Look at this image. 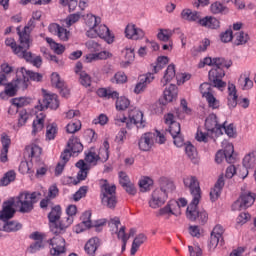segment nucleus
Listing matches in <instances>:
<instances>
[{
  "instance_id": "f257e3e1",
  "label": "nucleus",
  "mask_w": 256,
  "mask_h": 256,
  "mask_svg": "<svg viewBox=\"0 0 256 256\" xmlns=\"http://www.w3.org/2000/svg\"><path fill=\"white\" fill-rule=\"evenodd\" d=\"M183 183L184 187L189 189L192 195V201L186 210L187 219L190 221H197L201 223V225H205L209 219V215L205 210H199V208H197V205H199V202L201 201V186H199V179H197V176L190 175L183 179Z\"/></svg>"
},
{
  "instance_id": "f03ea898",
  "label": "nucleus",
  "mask_w": 256,
  "mask_h": 256,
  "mask_svg": "<svg viewBox=\"0 0 256 256\" xmlns=\"http://www.w3.org/2000/svg\"><path fill=\"white\" fill-rule=\"evenodd\" d=\"M109 160V142L104 141L103 147L99 150L95 148H90L84 160H79L76 163V167L79 170L77 174L78 181H85L87 179V175H89V171H91V167H95L97 163H105Z\"/></svg>"
},
{
  "instance_id": "7ed1b4c3",
  "label": "nucleus",
  "mask_w": 256,
  "mask_h": 256,
  "mask_svg": "<svg viewBox=\"0 0 256 256\" xmlns=\"http://www.w3.org/2000/svg\"><path fill=\"white\" fill-rule=\"evenodd\" d=\"M84 21L88 28L86 35L90 37V39L100 37V39H105L109 44L113 43L115 37L111 34V31H109L107 25L101 24V17L87 14Z\"/></svg>"
},
{
  "instance_id": "20e7f679",
  "label": "nucleus",
  "mask_w": 256,
  "mask_h": 256,
  "mask_svg": "<svg viewBox=\"0 0 256 256\" xmlns=\"http://www.w3.org/2000/svg\"><path fill=\"white\" fill-rule=\"evenodd\" d=\"M115 125H119L123 127L124 125L127 129H133V125L137 127V129H143L147 122L143 119V112L139 109L134 108L128 112V118L123 115V113H118L114 117Z\"/></svg>"
},
{
  "instance_id": "39448f33",
  "label": "nucleus",
  "mask_w": 256,
  "mask_h": 256,
  "mask_svg": "<svg viewBox=\"0 0 256 256\" xmlns=\"http://www.w3.org/2000/svg\"><path fill=\"white\" fill-rule=\"evenodd\" d=\"M5 45L7 47H11L13 53L17 55V57H20V59H25L28 63H31L34 67H41L43 65V59H41V56H37L29 51V47H25V44H22L20 41V45L17 46V43L15 42V39L13 38H6Z\"/></svg>"
},
{
  "instance_id": "423d86ee",
  "label": "nucleus",
  "mask_w": 256,
  "mask_h": 256,
  "mask_svg": "<svg viewBox=\"0 0 256 256\" xmlns=\"http://www.w3.org/2000/svg\"><path fill=\"white\" fill-rule=\"evenodd\" d=\"M37 192H22L16 198H12L14 206L18 207L20 213H31L37 203Z\"/></svg>"
},
{
  "instance_id": "0eeeda50",
  "label": "nucleus",
  "mask_w": 256,
  "mask_h": 256,
  "mask_svg": "<svg viewBox=\"0 0 256 256\" xmlns=\"http://www.w3.org/2000/svg\"><path fill=\"white\" fill-rule=\"evenodd\" d=\"M117 187L109 184L107 180H101L102 203L109 209H115L117 205Z\"/></svg>"
},
{
  "instance_id": "6e6552de",
  "label": "nucleus",
  "mask_w": 256,
  "mask_h": 256,
  "mask_svg": "<svg viewBox=\"0 0 256 256\" xmlns=\"http://www.w3.org/2000/svg\"><path fill=\"white\" fill-rule=\"evenodd\" d=\"M165 141H167V139L163 133L159 131H156L155 133L147 132L141 136L138 145L141 151H150L155 143L163 145Z\"/></svg>"
},
{
  "instance_id": "1a4fd4ad",
  "label": "nucleus",
  "mask_w": 256,
  "mask_h": 256,
  "mask_svg": "<svg viewBox=\"0 0 256 256\" xmlns=\"http://www.w3.org/2000/svg\"><path fill=\"white\" fill-rule=\"evenodd\" d=\"M16 77H19L21 79L20 83L22 85V90L25 91L27 87H29V81H42L43 75L39 74L37 72H33L31 70H27L24 67L19 68L16 71Z\"/></svg>"
},
{
  "instance_id": "9d476101",
  "label": "nucleus",
  "mask_w": 256,
  "mask_h": 256,
  "mask_svg": "<svg viewBox=\"0 0 256 256\" xmlns=\"http://www.w3.org/2000/svg\"><path fill=\"white\" fill-rule=\"evenodd\" d=\"M255 203V194L251 192H244L240 195L239 199H237L233 205V211H243V209H248Z\"/></svg>"
},
{
  "instance_id": "9b49d317",
  "label": "nucleus",
  "mask_w": 256,
  "mask_h": 256,
  "mask_svg": "<svg viewBox=\"0 0 256 256\" xmlns=\"http://www.w3.org/2000/svg\"><path fill=\"white\" fill-rule=\"evenodd\" d=\"M209 81L212 83L213 87L223 91L227 87V83L223 82V77H225V70L221 68H212L208 74Z\"/></svg>"
},
{
  "instance_id": "f8f14e48",
  "label": "nucleus",
  "mask_w": 256,
  "mask_h": 256,
  "mask_svg": "<svg viewBox=\"0 0 256 256\" xmlns=\"http://www.w3.org/2000/svg\"><path fill=\"white\" fill-rule=\"evenodd\" d=\"M37 111H45V109H59V98L56 94H45L42 101H38L35 106Z\"/></svg>"
},
{
  "instance_id": "ddd939ff",
  "label": "nucleus",
  "mask_w": 256,
  "mask_h": 256,
  "mask_svg": "<svg viewBox=\"0 0 256 256\" xmlns=\"http://www.w3.org/2000/svg\"><path fill=\"white\" fill-rule=\"evenodd\" d=\"M65 253V238L56 235L50 239V254L52 256H61Z\"/></svg>"
},
{
  "instance_id": "4468645a",
  "label": "nucleus",
  "mask_w": 256,
  "mask_h": 256,
  "mask_svg": "<svg viewBox=\"0 0 256 256\" xmlns=\"http://www.w3.org/2000/svg\"><path fill=\"white\" fill-rule=\"evenodd\" d=\"M233 153H235L233 144H226L224 151L220 150L216 153V163H222L224 158L226 159L227 163H235V156H233Z\"/></svg>"
},
{
  "instance_id": "2eb2a0df",
  "label": "nucleus",
  "mask_w": 256,
  "mask_h": 256,
  "mask_svg": "<svg viewBox=\"0 0 256 256\" xmlns=\"http://www.w3.org/2000/svg\"><path fill=\"white\" fill-rule=\"evenodd\" d=\"M33 29H35V20L31 18L22 32L18 30L20 42L22 45H25L26 48L31 47L30 33L33 31Z\"/></svg>"
},
{
  "instance_id": "dca6fc26",
  "label": "nucleus",
  "mask_w": 256,
  "mask_h": 256,
  "mask_svg": "<svg viewBox=\"0 0 256 256\" xmlns=\"http://www.w3.org/2000/svg\"><path fill=\"white\" fill-rule=\"evenodd\" d=\"M165 201H167L165 193L161 190L155 189L150 196L148 205L151 209H159V207H163V205H165Z\"/></svg>"
},
{
  "instance_id": "f3484780",
  "label": "nucleus",
  "mask_w": 256,
  "mask_h": 256,
  "mask_svg": "<svg viewBox=\"0 0 256 256\" xmlns=\"http://www.w3.org/2000/svg\"><path fill=\"white\" fill-rule=\"evenodd\" d=\"M48 31L52 35H56L60 41H69L71 37V32L57 23H51L48 26Z\"/></svg>"
},
{
  "instance_id": "a211bd4d",
  "label": "nucleus",
  "mask_w": 256,
  "mask_h": 256,
  "mask_svg": "<svg viewBox=\"0 0 256 256\" xmlns=\"http://www.w3.org/2000/svg\"><path fill=\"white\" fill-rule=\"evenodd\" d=\"M119 225H121V220H119L118 217L110 219L109 227H111L112 231L116 233L117 238L121 239L122 243L129 241V236L125 233V226H121L119 229Z\"/></svg>"
},
{
  "instance_id": "6ab92c4d",
  "label": "nucleus",
  "mask_w": 256,
  "mask_h": 256,
  "mask_svg": "<svg viewBox=\"0 0 256 256\" xmlns=\"http://www.w3.org/2000/svg\"><path fill=\"white\" fill-rule=\"evenodd\" d=\"M15 200L10 199L3 203L2 211H0L1 221H9L15 215Z\"/></svg>"
},
{
  "instance_id": "aec40b11",
  "label": "nucleus",
  "mask_w": 256,
  "mask_h": 256,
  "mask_svg": "<svg viewBox=\"0 0 256 256\" xmlns=\"http://www.w3.org/2000/svg\"><path fill=\"white\" fill-rule=\"evenodd\" d=\"M166 125H169V133L170 135L175 136L181 134V124L179 122H175V116L171 113L164 116Z\"/></svg>"
},
{
  "instance_id": "412c9836",
  "label": "nucleus",
  "mask_w": 256,
  "mask_h": 256,
  "mask_svg": "<svg viewBox=\"0 0 256 256\" xmlns=\"http://www.w3.org/2000/svg\"><path fill=\"white\" fill-rule=\"evenodd\" d=\"M49 221L51 223V231L52 233H59V231L55 230L59 227L58 221L61 219V206H55L52 208L51 212L48 215Z\"/></svg>"
},
{
  "instance_id": "4be33fe9",
  "label": "nucleus",
  "mask_w": 256,
  "mask_h": 256,
  "mask_svg": "<svg viewBox=\"0 0 256 256\" xmlns=\"http://www.w3.org/2000/svg\"><path fill=\"white\" fill-rule=\"evenodd\" d=\"M125 35L127 39H133L134 41H137L145 37V32L141 30V28H137V26L134 24H129L125 29Z\"/></svg>"
},
{
  "instance_id": "5701e85b",
  "label": "nucleus",
  "mask_w": 256,
  "mask_h": 256,
  "mask_svg": "<svg viewBox=\"0 0 256 256\" xmlns=\"http://www.w3.org/2000/svg\"><path fill=\"white\" fill-rule=\"evenodd\" d=\"M198 24L200 27H205V29H219L221 27L219 19L213 16L200 17Z\"/></svg>"
},
{
  "instance_id": "b1692460",
  "label": "nucleus",
  "mask_w": 256,
  "mask_h": 256,
  "mask_svg": "<svg viewBox=\"0 0 256 256\" xmlns=\"http://www.w3.org/2000/svg\"><path fill=\"white\" fill-rule=\"evenodd\" d=\"M99 247H101V240L98 237H92L86 242L84 251L89 256H95Z\"/></svg>"
},
{
  "instance_id": "393cba45",
  "label": "nucleus",
  "mask_w": 256,
  "mask_h": 256,
  "mask_svg": "<svg viewBox=\"0 0 256 256\" xmlns=\"http://www.w3.org/2000/svg\"><path fill=\"white\" fill-rule=\"evenodd\" d=\"M205 128L210 133H219L221 132V124L217 122V115L210 114L205 121Z\"/></svg>"
},
{
  "instance_id": "a878e982",
  "label": "nucleus",
  "mask_w": 256,
  "mask_h": 256,
  "mask_svg": "<svg viewBox=\"0 0 256 256\" xmlns=\"http://www.w3.org/2000/svg\"><path fill=\"white\" fill-rule=\"evenodd\" d=\"M121 55V67H129V65L135 61V49L133 48H124L121 52Z\"/></svg>"
},
{
  "instance_id": "bb28decb",
  "label": "nucleus",
  "mask_w": 256,
  "mask_h": 256,
  "mask_svg": "<svg viewBox=\"0 0 256 256\" xmlns=\"http://www.w3.org/2000/svg\"><path fill=\"white\" fill-rule=\"evenodd\" d=\"M155 79V76H153V73H148L146 76L140 79V82L136 84L134 88V93L136 95H139V93H143L145 89H147V86L149 83H151Z\"/></svg>"
},
{
  "instance_id": "cd10ccee",
  "label": "nucleus",
  "mask_w": 256,
  "mask_h": 256,
  "mask_svg": "<svg viewBox=\"0 0 256 256\" xmlns=\"http://www.w3.org/2000/svg\"><path fill=\"white\" fill-rule=\"evenodd\" d=\"M159 187L156 191H162L167 197V194L171 193V191H175V184L169 178L162 177L159 179Z\"/></svg>"
},
{
  "instance_id": "c85d7f7f",
  "label": "nucleus",
  "mask_w": 256,
  "mask_h": 256,
  "mask_svg": "<svg viewBox=\"0 0 256 256\" xmlns=\"http://www.w3.org/2000/svg\"><path fill=\"white\" fill-rule=\"evenodd\" d=\"M223 187H225V179L223 177H219L214 185V188H212L210 191L211 201H217L219 199L221 196V191H223Z\"/></svg>"
},
{
  "instance_id": "c756f323",
  "label": "nucleus",
  "mask_w": 256,
  "mask_h": 256,
  "mask_svg": "<svg viewBox=\"0 0 256 256\" xmlns=\"http://www.w3.org/2000/svg\"><path fill=\"white\" fill-rule=\"evenodd\" d=\"M45 113L40 112L36 115V119L32 124V135H37V133H41L43 128L45 127Z\"/></svg>"
},
{
  "instance_id": "7c9ffc66",
  "label": "nucleus",
  "mask_w": 256,
  "mask_h": 256,
  "mask_svg": "<svg viewBox=\"0 0 256 256\" xmlns=\"http://www.w3.org/2000/svg\"><path fill=\"white\" fill-rule=\"evenodd\" d=\"M67 147L72 155H79L83 151V144L79 142V138L72 136L67 143Z\"/></svg>"
},
{
  "instance_id": "2f4dec72",
  "label": "nucleus",
  "mask_w": 256,
  "mask_h": 256,
  "mask_svg": "<svg viewBox=\"0 0 256 256\" xmlns=\"http://www.w3.org/2000/svg\"><path fill=\"white\" fill-rule=\"evenodd\" d=\"M243 167L246 169V174L242 176L245 179L249 175L248 169H254L256 167V156L255 153H248L243 159Z\"/></svg>"
},
{
  "instance_id": "473e14b6",
  "label": "nucleus",
  "mask_w": 256,
  "mask_h": 256,
  "mask_svg": "<svg viewBox=\"0 0 256 256\" xmlns=\"http://www.w3.org/2000/svg\"><path fill=\"white\" fill-rule=\"evenodd\" d=\"M18 89H23L21 78L19 77L6 85L5 93L8 97H14V95L17 94Z\"/></svg>"
},
{
  "instance_id": "72a5a7b5",
  "label": "nucleus",
  "mask_w": 256,
  "mask_h": 256,
  "mask_svg": "<svg viewBox=\"0 0 256 256\" xmlns=\"http://www.w3.org/2000/svg\"><path fill=\"white\" fill-rule=\"evenodd\" d=\"M146 242H147V235L143 233L138 234L132 242L130 254L132 256H135L139 251V247H141L143 243H146Z\"/></svg>"
},
{
  "instance_id": "f704fd0d",
  "label": "nucleus",
  "mask_w": 256,
  "mask_h": 256,
  "mask_svg": "<svg viewBox=\"0 0 256 256\" xmlns=\"http://www.w3.org/2000/svg\"><path fill=\"white\" fill-rule=\"evenodd\" d=\"M238 87L242 89V91H249L253 89V80L249 77V73H243L240 75L238 79Z\"/></svg>"
},
{
  "instance_id": "c9c22d12",
  "label": "nucleus",
  "mask_w": 256,
  "mask_h": 256,
  "mask_svg": "<svg viewBox=\"0 0 256 256\" xmlns=\"http://www.w3.org/2000/svg\"><path fill=\"white\" fill-rule=\"evenodd\" d=\"M237 87L235 84L228 85V107L230 109H235L237 107Z\"/></svg>"
},
{
  "instance_id": "e433bc0d",
  "label": "nucleus",
  "mask_w": 256,
  "mask_h": 256,
  "mask_svg": "<svg viewBox=\"0 0 256 256\" xmlns=\"http://www.w3.org/2000/svg\"><path fill=\"white\" fill-rule=\"evenodd\" d=\"M163 95L166 103H172V101H175V99H177V86L175 84H170L168 87L165 88Z\"/></svg>"
},
{
  "instance_id": "4c0bfd02",
  "label": "nucleus",
  "mask_w": 256,
  "mask_h": 256,
  "mask_svg": "<svg viewBox=\"0 0 256 256\" xmlns=\"http://www.w3.org/2000/svg\"><path fill=\"white\" fill-rule=\"evenodd\" d=\"M31 103V99L27 97L14 98L12 100V106L9 108L8 113H12L11 111H15L17 113L19 107H25Z\"/></svg>"
},
{
  "instance_id": "58836bf2",
  "label": "nucleus",
  "mask_w": 256,
  "mask_h": 256,
  "mask_svg": "<svg viewBox=\"0 0 256 256\" xmlns=\"http://www.w3.org/2000/svg\"><path fill=\"white\" fill-rule=\"evenodd\" d=\"M175 77H177V74L175 72V65L170 64L165 71L164 77L160 81L162 87H165V85L170 83V81H173Z\"/></svg>"
},
{
  "instance_id": "ea45409f",
  "label": "nucleus",
  "mask_w": 256,
  "mask_h": 256,
  "mask_svg": "<svg viewBox=\"0 0 256 256\" xmlns=\"http://www.w3.org/2000/svg\"><path fill=\"white\" fill-rule=\"evenodd\" d=\"M210 13L213 15H227V13H229V8L221 2H214L210 5Z\"/></svg>"
},
{
  "instance_id": "a19ab883",
  "label": "nucleus",
  "mask_w": 256,
  "mask_h": 256,
  "mask_svg": "<svg viewBox=\"0 0 256 256\" xmlns=\"http://www.w3.org/2000/svg\"><path fill=\"white\" fill-rule=\"evenodd\" d=\"M181 17L182 19H185V21H194L199 23L201 14L197 11H191V9H184L181 13Z\"/></svg>"
},
{
  "instance_id": "79ce46f5",
  "label": "nucleus",
  "mask_w": 256,
  "mask_h": 256,
  "mask_svg": "<svg viewBox=\"0 0 256 256\" xmlns=\"http://www.w3.org/2000/svg\"><path fill=\"white\" fill-rule=\"evenodd\" d=\"M26 149L29 153V157H31V162L39 163V157H41V147L33 144L31 146H28Z\"/></svg>"
},
{
  "instance_id": "37998d69",
  "label": "nucleus",
  "mask_w": 256,
  "mask_h": 256,
  "mask_svg": "<svg viewBox=\"0 0 256 256\" xmlns=\"http://www.w3.org/2000/svg\"><path fill=\"white\" fill-rule=\"evenodd\" d=\"M169 63V57L159 56L155 64L151 65L152 73H159Z\"/></svg>"
},
{
  "instance_id": "c03bdc74",
  "label": "nucleus",
  "mask_w": 256,
  "mask_h": 256,
  "mask_svg": "<svg viewBox=\"0 0 256 256\" xmlns=\"http://www.w3.org/2000/svg\"><path fill=\"white\" fill-rule=\"evenodd\" d=\"M181 215V211L177 210L173 206V202H169L164 208H161L158 213L157 217H163V215Z\"/></svg>"
},
{
  "instance_id": "a18cd8bd",
  "label": "nucleus",
  "mask_w": 256,
  "mask_h": 256,
  "mask_svg": "<svg viewBox=\"0 0 256 256\" xmlns=\"http://www.w3.org/2000/svg\"><path fill=\"white\" fill-rule=\"evenodd\" d=\"M185 152L187 157L192 161V163L197 164L199 163V158L197 154V148L193 146V144L189 143L185 146Z\"/></svg>"
},
{
  "instance_id": "49530a36",
  "label": "nucleus",
  "mask_w": 256,
  "mask_h": 256,
  "mask_svg": "<svg viewBox=\"0 0 256 256\" xmlns=\"http://www.w3.org/2000/svg\"><path fill=\"white\" fill-rule=\"evenodd\" d=\"M98 97H105L106 99H118L119 93L111 89L100 88L97 91Z\"/></svg>"
},
{
  "instance_id": "de8ad7c7",
  "label": "nucleus",
  "mask_w": 256,
  "mask_h": 256,
  "mask_svg": "<svg viewBox=\"0 0 256 256\" xmlns=\"http://www.w3.org/2000/svg\"><path fill=\"white\" fill-rule=\"evenodd\" d=\"M21 227H23L21 223L10 221V222L4 223L3 225L0 224V231H7V232L19 231Z\"/></svg>"
},
{
  "instance_id": "09e8293b",
  "label": "nucleus",
  "mask_w": 256,
  "mask_h": 256,
  "mask_svg": "<svg viewBox=\"0 0 256 256\" xmlns=\"http://www.w3.org/2000/svg\"><path fill=\"white\" fill-rule=\"evenodd\" d=\"M57 225L58 227L54 228V231H58L56 234H59L64 229H67V227H71V225H73V217H64L59 223H57Z\"/></svg>"
},
{
  "instance_id": "8fccbe9b",
  "label": "nucleus",
  "mask_w": 256,
  "mask_h": 256,
  "mask_svg": "<svg viewBox=\"0 0 256 256\" xmlns=\"http://www.w3.org/2000/svg\"><path fill=\"white\" fill-rule=\"evenodd\" d=\"M139 187H140V191H142V193L151 191V187H153V179H151L147 176L142 177L139 181Z\"/></svg>"
},
{
  "instance_id": "3c124183",
  "label": "nucleus",
  "mask_w": 256,
  "mask_h": 256,
  "mask_svg": "<svg viewBox=\"0 0 256 256\" xmlns=\"http://www.w3.org/2000/svg\"><path fill=\"white\" fill-rule=\"evenodd\" d=\"M46 42L48 43V45H50L51 49H53L54 53H56L57 55H61L64 53L65 46L55 42L53 38H46Z\"/></svg>"
},
{
  "instance_id": "603ef678",
  "label": "nucleus",
  "mask_w": 256,
  "mask_h": 256,
  "mask_svg": "<svg viewBox=\"0 0 256 256\" xmlns=\"http://www.w3.org/2000/svg\"><path fill=\"white\" fill-rule=\"evenodd\" d=\"M57 124H48L46 127V140L53 141L57 137Z\"/></svg>"
},
{
  "instance_id": "864d4df0",
  "label": "nucleus",
  "mask_w": 256,
  "mask_h": 256,
  "mask_svg": "<svg viewBox=\"0 0 256 256\" xmlns=\"http://www.w3.org/2000/svg\"><path fill=\"white\" fill-rule=\"evenodd\" d=\"M15 171L10 170L8 171L2 179H0V187H6V185H9V183H13L15 181Z\"/></svg>"
},
{
  "instance_id": "5fc2aeb1",
  "label": "nucleus",
  "mask_w": 256,
  "mask_h": 256,
  "mask_svg": "<svg viewBox=\"0 0 256 256\" xmlns=\"http://www.w3.org/2000/svg\"><path fill=\"white\" fill-rule=\"evenodd\" d=\"M214 68L216 69H229L231 67L232 63L231 61H227L224 58H213Z\"/></svg>"
},
{
  "instance_id": "6e6d98bb",
  "label": "nucleus",
  "mask_w": 256,
  "mask_h": 256,
  "mask_svg": "<svg viewBox=\"0 0 256 256\" xmlns=\"http://www.w3.org/2000/svg\"><path fill=\"white\" fill-rule=\"evenodd\" d=\"M249 41V34L245 32H237L234 35V44L235 45H245Z\"/></svg>"
},
{
  "instance_id": "4d7b16f0",
  "label": "nucleus",
  "mask_w": 256,
  "mask_h": 256,
  "mask_svg": "<svg viewBox=\"0 0 256 256\" xmlns=\"http://www.w3.org/2000/svg\"><path fill=\"white\" fill-rule=\"evenodd\" d=\"M51 83L56 89H63V87H65V82L61 80V77L55 72L51 75Z\"/></svg>"
},
{
  "instance_id": "13d9d810",
  "label": "nucleus",
  "mask_w": 256,
  "mask_h": 256,
  "mask_svg": "<svg viewBox=\"0 0 256 256\" xmlns=\"http://www.w3.org/2000/svg\"><path fill=\"white\" fill-rule=\"evenodd\" d=\"M116 109L118 111H125V109H127V107H129L130 102L129 99H127L126 97H118L116 98Z\"/></svg>"
},
{
  "instance_id": "bf43d9fd",
  "label": "nucleus",
  "mask_w": 256,
  "mask_h": 256,
  "mask_svg": "<svg viewBox=\"0 0 256 256\" xmlns=\"http://www.w3.org/2000/svg\"><path fill=\"white\" fill-rule=\"evenodd\" d=\"M172 36H173V31H171L170 29H162L158 33L159 41H163L164 43H167V41H169Z\"/></svg>"
},
{
  "instance_id": "052dcab7",
  "label": "nucleus",
  "mask_w": 256,
  "mask_h": 256,
  "mask_svg": "<svg viewBox=\"0 0 256 256\" xmlns=\"http://www.w3.org/2000/svg\"><path fill=\"white\" fill-rule=\"evenodd\" d=\"M82 225L86 227V229H91L93 227V222L91 221V211H86L81 216Z\"/></svg>"
},
{
  "instance_id": "680f3d73",
  "label": "nucleus",
  "mask_w": 256,
  "mask_h": 256,
  "mask_svg": "<svg viewBox=\"0 0 256 256\" xmlns=\"http://www.w3.org/2000/svg\"><path fill=\"white\" fill-rule=\"evenodd\" d=\"M80 130H81V121H79V120L70 122L66 126V131H67V133H70V134L77 133V131H80Z\"/></svg>"
},
{
  "instance_id": "e2e57ef3",
  "label": "nucleus",
  "mask_w": 256,
  "mask_h": 256,
  "mask_svg": "<svg viewBox=\"0 0 256 256\" xmlns=\"http://www.w3.org/2000/svg\"><path fill=\"white\" fill-rule=\"evenodd\" d=\"M200 93L202 97H209L210 95H213V88L211 87V84L205 82L200 85Z\"/></svg>"
},
{
  "instance_id": "0e129e2a",
  "label": "nucleus",
  "mask_w": 256,
  "mask_h": 256,
  "mask_svg": "<svg viewBox=\"0 0 256 256\" xmlns=\"http://www.w3.org/2000/svg\"><path fill=\"white\" fill-rule=\"evenodd\" d=\"M31 117V114L27 112V110H20L19 111V116H18V125L20 127H23L25 123H27V120Z\"/></svg>"
},
{
  "instance_id": "69168bd1",
  "label": "nucleus",
  "mask_w": 256,
  "mask_h": 256,
  "mask_svg": "<svg viewBox=\"0 0 256 256\" xmlns=\"http://www.w3.org/2000/svg\"><path fill=\"white\" fill-rule=\"evenodd\" d=\"M81 19V14L75 13V14H70L66 19V27H71V25H75Z\"/></svg>"
},
{
  "instance_id": "338daca9",
  "label": "nucleus",
  "mask_w": 256,
  "mask_h": 256,
  "mask_svg": "<svg viewBox=\"0 0 256 256\" xmlns=\"http://www.w3.org/2000/svg\"><path fill=\"white\" fill-rule=\"evenodd\" d=\"M233 30L229 29L226 30L225 32H222L220 34V39L222 43H230V41H233Z\"/></svg>"
},
{
  "instance_id": "774afa93",
  "label": "nucleus",
  "mask_w": 256,
  "mask_h": 256,
  "mask_svg": "<svg viewBox=\"0 0 256 256\" xmlns=\"http://www.w3.org/2000/svg\"><path fill=\"white\" fill-rule=\"evenodd\" d=\"M188 251L190 256H203V249L201 247L195 246H188Z\"/></svg>"
}]
</instances>
